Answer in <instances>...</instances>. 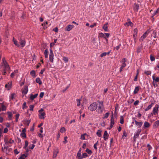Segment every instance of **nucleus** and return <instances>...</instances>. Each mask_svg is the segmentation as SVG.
Returning a JSON list of instances; mask_svg holds the SVG:
<instances>
[{"label":"nucleus","instance_id":"6","mask_svg":"<svg viewBox=\"0 0 159 159\" xmlns=\"http://www.w3.org/2000/svg\"><path fill=\"white\" fill-rule=\"evenodd\" d=\"M159 108V106L157 104H156L153 108L152 112V114H154V115H155L158 114Z\"/></svg>","mask_w":159,"mask_h":159},{"label":"nucleus","instance_id":"24","mask_svg":"<svg viewBox=\"0 0 159 159\" xmlns=\"http://www.w3.org/2000/svg\"><path fill=\"white\" fill-rule=\"evenodd\" d=\"M58 153V151L57 149L53 151V158H55L57 156V155Z\"/></svg>","mask_w":159,"mask_h":159},{"label":"nucleus","instance_id":"7","mask_svg":"<svg viewBox=\"0 0 159 159\" xmlns=\"http://www.w3.org/2000/svg\"><path fill=\"white\" fill-rule=\"evenodd\" d=\"M53 53L51 49L50 50V54L49 56V59L50 61L52 62L53 61Z\"/></svg>","mask_w":159,"mask_h":159},{"label":"nucleus","instance_id":"30","mask_svg":"<svg viewBox=\"0 0 159 159\" xmlns=\"http://www.w3.org/2000/svg\"><path fill=\"white\" fill-rule=\"evenodd\" d=\"M30 74L33 77L36 76L35 72L34 70H33L30 72Z\"/></svg>","mask_w":159,"mask_h":159},{"label":"nucleus","instance_id":"16","mask_svg":"<svg viewBox=\"0 0 159 159\" xmlns=\"http://www.w3.org/2000/svg\"><path fill=\"white\" fill-rule=\"evenodd\" d=\"M22 121L24 124L27 126H28L30 123V122L31 121L30 120H23Z\"/></svg>","mask_w":159,"mask_h":159},{"label":"nucleus","instance_id":"12","mask_svg":"<svg viewBox=\"0 0 159 159\" xmlns=\"http://www.w3.org/2000/svg\"><path fill=\"white\" fill-rule=\"evenodd\" d=\"M74 26L71 25H68L65 29V31H70L73 27Z\"/></svg>","mask_w":159,"mask_h":159},{"label":"nucleus","instance_id":"39","mask_svg":"<svg viewBox=\"0 0 159 159\" xmlns=\"http://www.w3.org/2000/svg\"><path fill=\"white\" fill-rule=\"evenodd\" d=\"M88 157V155L86 153H84L82 155V159Z\"/></svg>","mask_w":159,"mask_h":159},{"label":"nucleus","instance_id":"56","mask_svg":"<svg viewBox=\"0 0 159 159\" xmlns=\"http://www.w3.org/2000/svg\"><path fill=\"white\" fill-rule=\"evenodd\" d=\"M147 147L148 148V150L149 151H150L151 149L152 148V147L149 144H147Z\"/></svg>","mask_w":159,"mask_h":159},{"label":"nucleus","instance_id":"60","mask_svg":"<svg viewBox=\"0 0 159 159\" xmlns=\"http://www.w3.org/2000/svg\"><path fill=\"white\" fill-rule=\"evenodd\" d=\"M67 136H66L64 138V141H63V143L65 144L67 142Z\"/></svg>","mask_w":159,"mask_h":159},{"label":"nucleus","instance_id":"1","mask_svg":"<svg viewBox=\"0 0 159 159\" xmlns=\"http://www.w3.org/2000/svg\"><path fill=\"white\" fill-rule=\"evenodd\" d=\"M2 62L0 68V70L2 71L3 75H6V71H8L10 69L9 66L4 58L2 59Z\"/></svg>","mask_w":159,"mask_h":159},{"label":"nucleus","instance_id":"48","mask_svg":"<svg viewBox=\"0 0 159 159\" xmlns=\"http://www.w3.org/2000/svg\"><path fill=\"white\" fill-rule=\"evenodd\" d=\"M7 113L8 114V117L9 119H11L12 117V114L10 112H7Z\"/></svg>","mask_w":159,"mask_h":159},{"label":"nucleus","instance_id":"5","mask_svg":"<svg viewBox=\"0 0 159 159\" xmlns=\"http://www.w3.org/2000/svg\"><path fill=\"white\" fill-rule=\"evenodd\" d=\"M150 33V31L149 30H147L143 34V35L141 36L139 39V41L141 42H143L145 38Z\"/></svg>","mask_w":159,"mask_h":159},{"label":"nucleus","instance_id":"33","mask_svg":"<svg viewBox=\"0 0 159 159\" xmlns=\"http://www.w3.org/2000/svg\"><path fill=\"white\" fill-rule=\"evenodd\" d=\"M62 60L65 63H67L68 61V58L66 57H63Z\"/></svg>","mask_w":159,"mask_h":159},{"label":"nucleus","instance_id":"34","mask_svg":"<svg viewBox=\"0 0 159 159\" xmlns=\"http://www.w3.org/2000/svg\"><path fill=\"white\" fill-rule=\"evenodd\" d=\"M120 123L122 124H123L124 123V117L122 116L120 117Z\"/></svg>","mask_w":159,"mask_h":159},{"label":"nucleus","instance_id":"26","mask_svg":"<svg viewBox=\"0 0 159 159\" xmlns=\"http://www.w3.org/2000/svg\"><path fill=\"white\" fill-rule=\"evenodd\" d=\"M143 126L145 128H148L150 126V125L148 122L146 121L144 123Z\"/></svg>","mask_w":159,"mask_h":159},{"label":"nucleus","instance_id":"20","mask_svg":"<svg viewBox=\"0 0 159 159\" xmlns=\"http://www.w3.org/2000/svg\"><path fill=\"white\" fill-rule=\"evenodd\" d=\"M38 95V94L37 93H36L34 95L31 94L30 95V99L32 100H33L35 98L37 97Z\"/></svg>","mask_w":159,"mask_h":159},{"label":"nucleus","instance_id":"59","mask_svg":"<svg viewBox=\"0 0 159 159\" xmlns=\"http://www.w3.org/2000/svg\"><path fill=\"white\" fill-rule=\"evenodd\" d=\"M138 32V30L137 28H135L134 29V34H137Z\"/></svg>","mask_w":159,"mask_h":159},{"label":"nucleus","instance_id":"28","mask_svg":"<svg viewBox=\"0 0 159 159\" xmlns=\"http://www.w3.org/2000/svg\"><path fill=\"white\" fill-rule=\"evenodd\" d=\"M48 51L47 49H45V50L44 54L45 55V57L46 58H47L48 57Z\"/></svg>","mask_w":159,"mask_h":159},{"label":"nucleus","instance_id":"37","mask_svg":"<svg viewBox=\"0 0 159 159\" xmlns=\"http://www.w3.org/2000/svg\"><path fill=\"white\" fill-rule=\"evenodd\" d=\"M15 95V93H13L11 94L10 96V100H13L14 96Z\"/></svg>","mask_w":159,"mask_h":159},{"label":"nucleus","instance_id":"14","mask_svg":"<svg viewBox=\"0 0 159 159\" xmlns=\"http://www.w3.org/2000/svg\"><path fill=\"white\" fill-rule=\"evenodd\" d=\"M109 135L108 134L107 132V131H104V134L103 135V138L105 140H106L108 138Z\"/></svg>","mask_w":159,"mask_h":159},{"label":"nucleus","instance_id":"64","mask_svg":"<svg viewBox=\"0 0 159 159\" xmlns=\"http://www.w3.org/2000/svg\"><path fill=\"white\" fill-rule=\"evenodd\" d=\"M139 101L138 100L136 101L134 103V106L137 105L139 103Z\"/></svg>","mask_w":159,"mask_h":159},{"label":"nucleus","instance_id":"17","mask_svg":"<svg viewBox=\"0 0 159 159\" xmlns=\"http://www.w3.org/2000/svg\"><path fill=\"white\" fill-rule=\"evenodd\" d=\"M134 121L135 123V124L137 125L139 127H140L142 124H143V122H138L137 121H136L135 120H134Z\"/></svg>","mask_w":159,"mask_h":159},{"label":"nucleus","instance_id":"38","mask_svg":"<svg viewBox=\"0 0 159 159\" xmlns=\"http://www.w3.org/2000/svg\"><path fill=\"white\" fill-rule=\"evenodd\" d=\"M66 131V129L64 127L61 128L60 130V132L61 133H63L64 132H65Z\"/></svg>","mask_w":159,"mask_h":159},{"label":"nucleus","instance_id":"10","mask_svg":"<svg viewBox=\"0 0 159 159\" xmlns=\"http://www.w3.org/2000/svg\"><path fill=\"white\" fill-rule=\"evenodd\" d=\"M12 84V82H8L5 84V87L8 90H9L11 88Z\"/></svg>","mask_w":159,"mask_h":159},{"label":"nucleus","instance_id":"23","mask_svg":"<svg viewBox=\"0 0 159 159\" xmlns=\"http://www.w3.org/2000/svg\"><path fill=\"white\" fill-rule=\"evenodd\" d=\"M139 86H136L135 87L134 90L133 92V93L134 94L137 93L139 90Z\"/></svg>","mask_w":159,"mask_h":159},{"label":"nucleus","instance_id":"8","mask_svg":"<svg viewBox=\"0 0 159 159\" xmlns=\"http://www.w3.org/2000/svg\"><path fill=\"white\" fill-rule=\"evenodd\" d=\"M115 124V120L113 115H111V119L110 126L109 129L112 128L113 127V125Z\"/></svg>","mask_w":159,"mask_h":159},{"label":"nucleus","instance_id":"13","mask_svg":"<svg viewBox=\"0 0 159 159\" xmlns=\"http://www.w3.org/2000/svg\"><path fill=\"white\" fill-rule=\"evenodd\" d=\"M28 91V87L27 86H25L24 89L22 90V93L24 94H26L27 93Z\"/></svg>","mask_w":159,"mask_h":159},{"label":"nucleus","instance_id":"2","mask_svg":"<svg viewBox=\"0 0 159 159\" xmlns=\"http://www.w3.org/2000/svg\"><path fill=\"white\" fill-rule=\"evenodd\" d=\"M97 103V108L96 111L99 114H101L104 110L103 102L102 101H98Z\"/></svg>","mask_w":159,"mask_h":159},{"label":"nucleus","instance_id":"43","mask_svg":"<svg viewBox=\"0 0 159 159\" xmlns=\"http://www.w3.org/2000/svg\"><path fill=\"white\" fill-rule=\"evenodd\" d=\"M80 100H81L80 99H77L76 101L77 102V106H79L80 105Z\"/></svg>","mask_w":159,"mask_h":159},{"label":"nucleus","instance_id":"47","mask_svg":"<svg viewBox=\"0 0 159 159\" xmlns=\"http://www.w3.org/2000/svg\"><path fill=\"white\" fill-rule=\"evenodd\" d=\"M150 59L151 61H154L155 59V57H154L152 55H151L150 56Z\"/></svg>","mask_w":159,"mask_h":159},{"label":"nucleus","instance_id":"36","mask_svg":"<svg viewBox=\"0 0 159 159\" xmlns=\"http://www.w3.org/2000/svg\"><path fill=\"white\" fill-rule=\"evenodd\" d=\"M132 25L133 23L131 21H129L128 22H126L125 24V25H127V26H131Z\"/></svg>","mask_w":159,"mask_h":159},{"label":"nucleus","instance_id":"35","mask_svg":"<svg viewBox=\"0 0 159 159\" xmlns=\"http://www.w3.org/2000/svg\"><path fill=\"white\" fill-rule=\"evenodd\" d=\"M87 135L86 133H84L83 134H82L80 136V139L82 140H84L85 139V135Z\"/></svg>","mask_w":159,"mask_h":159},{"label":"nucleus","instance_id":"62","mask_svg":"<svg viewBox=\"0 0 159 159\" xmlns=\"http://www.w3.org/2000/svg\"><path fill=\"white\" fill-rule=\"evenodd\" d=\"M134 101V100L133 99H130L128 101V103L131 104V103H132Z\"/></svg>","mask_w":159,"mask_h":159},{"label":"nucleus","instance_id":"51","mask_svg":"<svg viewBox=\"0 0 159 159\" xmlns=\"http://www.w3.org/2000/svg\"><path fill=\"white\" fill-rule=\"evenodd\" d=\"M47 24L48 22L47 21H46V22L43 23L42 24V25L43 26V28L44 29H45V26L46 25H47Z\"/></svg>","mask_w":159,"mask_h":159},{"label":"nucleus","instance_id":"3","mask_svg":"<svg viewBox=\"0 0 159 159\" xmlns=\"http://www.w3.org/2000/svg\"><path fill=\"white\" fill-rule=\"evenodd\" d=\"M97 103L96 102H93L89 107L88 109L91 111H94L97 108Z\"/></svg>","mask_w":159,"mask_h":159},{"label":"nucleus","instance_id":"45","mask_svg":"<svg viewBox=\"0 0 159 159\" xmlns=\"http://www.w3.org/2000/svg\"><path fill=\"white\" fill-rule=\"evenodd\" d=\"M154 125L155 126H159V120L156 121L154 123Z\"/></svg>","mask_w":159,"mask_h":159},{"label":"nucleus","instance_id":"4","mask_svg":"<svg viewBox=\"0 0 159 159\" xmlns=\"http://www.w3.org/2000/svg\"><path fill=\"white\" fill-rule=\"evenodd\" d=\"M43 108H41L39 111V119H43L44 118V116L45 115V112L43 111Z\"/></svg>","mask_w":159,"mask_h":159},{"label":"nucleus","instance_id":"19","mask_svg":"<svg viewBox=\"0 0 159 159\" xmlns=\"http://www.w3.org/2000/svg\"><path fill=\"white\" fill-rule=\"evenodd\" d=\"M5 143L7 144H8L9 143L11 144L14 142V141L13 140H12L11 139H10L8 141L6 139H5Z\"/></svg>","mask_w":159,"mask_h":159},{"label":"nucleus","instance_id":"32","mask_svg":"<svg viewBox=\"0 0 159 159\" xmlns=\"http://www.w3.org/2000/svg\"><path fill=\"white\" fill-rule=\"evenodd\" d=\"M102 131L100 130H98L96 133V134L99 137H100L101 135Z\"/></svg>","mask_w":159,"mask_h":159},{"label":"nucleus","instance_id":"25","mask_svg":"<svg viewBox=\"0 0 159 159\" xmlns=\"http://www.w3.org/2000/svg\"><path fill=\"white\" fill-rule=\"evenodd\" d=\"M107 23L105 24L102 27V29L104 30L105 31H108V27L107 25Z\"/></svg>","mask_w":159,"mask_h":159},{"label":"nucleus","instance_id":"58","mask_svg":"<svg viewBox=\"0 0 159 159\" xmlns=\"http://www.w3.org/2000/svg\"><path fill=\"white\" fill-rule=\"evenodd\" d=\"M153 34H154V37L156 38L157 37V32L156 31L154 30L153 32Z\"/></svg>","mask_w":159,"mask_h":159},{"label":"nucleus","instance_id":"61","mask_svg":"<svg viewBox=\"0 0 159 159\" xmlns=\"http://www.w3.org/2000/svg\"><path fill=\"white\" fill-rule=\"evenodd\" d=\"M28 155V153H26L25 154H24L21 156L24 157L25 158L27 157Z\"/></svg>","mask_w":159,"mask_h":159},{"label":"nucleus","instance_id":"55","mask_svg":"<svg viewBox=\"0 0 159 159\" xmlns=\"http://www.w3.org/2000/svg\"><path fill=\"white\" fill-rule=\"evenodd\" d=\"M6 109V107L4 105H2V111H5Z\"/></svg>","mask_w":159,"mask_h":159},{"label":"nucleus","instance_id":"63","mask_svg":"<svg viewBox=\"0 0 159 159\" xmlns=\"http://www.w3.org/2000/svg\"><path fill=\"white\" fill-rule=\"evenodd\" d=\"M44 92H41L39 95V97L41 98H42L44 95Z\"/></svg>","mask_w":159,"mask_h":159},{"label":"nucleus","instance_id":"50","mask_svg":"<svg viewBox=\"0 0 159 159\" xmlns=\"http://www.w3.org/2000/svg\"><path fill=\"white\" fill-rule=\"evenodd\" d=\"M34 105H30L29 107L30 108V110L32 111L33 110V108H34Z\"/></svg>","mask_w":159,"mask_h":159},{"label":"nucleus","instance_id":"46","mask_svg":"<svg viewBox=\"0 0 159 159\" xmlns=\"http://www.w3.org/2000/svg\"><path fill=\"white\" fill-rule=\"evenodd\" d=\"M144 73L147 75H150L151 74V72L150 71H145Z\"/></svg>","mask_w":159,"mask_h":159},{"label":"nucleus","instance_id":"53","mask_svg":"<svg viewBox=\"0 0 159 159\" xmlns=\"http://www.w3.org/2000/svg\"><path fill=\"white\" fill-rule=\"evenodd\" d=\"M27 108V107L26 106V103L25 102H24L23 104L22 108L24 109Z\"/></svg>","mask_w":159,"mask_h":159},{"label":"nucleus","instance_id":"27","mask_svg":"<svg viewBox=\"0 0 159 159\" xmlns=\"http://www.w3.org/2000/svg\"><path fill=\"white\" fill-rule=\"evenodd\" d=\"M36 83H38L39 85H41L42 84V82L40 80V79L39 77L36 78Z\"/></svg>","mask_w":159,"mask_h":159},{"label":"nucleus","instance_id":"31","mask_svg":"<svg viewBox=\"0 0 159 159\" xmlns=\"http://www.w3.org/2000/svg\"><path fill=\"white\" fill-rule=\"evenodd\" d=\"M152 78L153 81L155 80L156 82H159V77L155 78V76L153 75L152 77Z\"/></svg>","mask_w":159,"mask_h":159},{"label":"nucleus","instance_id":"49","mask_svg":"<svg viewBox=\"0 0 159 159\" xmlns=\"http://www.w3.org/2000/svg\"><path fill=\"white\" fill-rule=\"evenodd\" d=\"M98 37H101V38L102 37L104 38V37H105L104 34L102 33H100L98 34Z\"/></svg>","mask_w":159,"mask_h":159},{"label":"nucleus","instance_id":"18","mask_svg":"<svg viewBox=\"0 0 159 159\" xmlns=\"http://www.w3.org/2000/svg\"><path fill=\"white\" fill-rule=\"evenodd\" d=\"M13 42L14 43V44L16 46L18 47H19L20 46V44H19L18 42L16 39L15 38L13 37Z\"/></svg>","mask_w":159,"mask_h":159},{"label":"nucleus","instance_id":"21","mask_svg":"<svg viewBox=\"0 0 159 159\" xmlns=\"http://www.w3.org/2000/svg\"><path fill=\"white\" fill-rule=\"evenodd\" d=\"M154 103H151V104L148 106V107L145 109V111H147L151 109L152 107L154 105Z\"/></svg>","mask_w":159,"mask_h":159},{"label":"nucleus","instance_id":"22","mask_svg":"<svg viewBox=\"0 0 159 159\" xmlns=\"http://www.w3.org/2000/svg\"><path fill=\"white\" fill-rule=\"evenodd\" d=\"M18 72L17 70H16L14 71L11 74V78H14V76L17 74Z\"/></svg>","mask_w":159,"mask_h":159},{"label":"nucleus","instance_id":"44","mask_svg":"<svg viewBox=\"0 0 159 159\" xmlns=\"http://www.w3.org/2000/svg\"><path fill=\"white\" fill-rule=\"evenodd\" d=\"M142 48L141 47H138L137 49V52L138 53L140 52L141 51Z\"/></svg>","mask_w":159,"mask_h":159},{"label":"nucleus","instance_id":"15","mask_svg":"<svg viewBox=\"0 0 159 159\" xmlns=\"http://www.w3.org/2000/svg\"><path fill=\"white\" fill-rule=\"evenodd\" d=\"M139 9V5L138 4L135 3L134 4V11L137 12Z\"/></svg>","mask_w":159,"mask_h":159},{"label":"nucleus","instance_id":"42","mask_svg":"<svg viewBox=\"0 0 159 159\" xmlns=\"http://www.w3.org/2000/svg\"><path fill=\"white\" fill-rule=\"evenodd\" d=\"M20 115L19 114H17L16 115V121L17 122L18 121V119Z\"/></svg>","mask_w":159,"mask_h":159},{"label":"nucleus","instance_id":"9","mask_svg":"<svg viewBox=\"0 0 159 159\" xmlns=\"http://www.w3.org/2000/svg\"><path fill=\"white\" fill-rule=\"evenodd\" d=\"M20 43L22 47H24L25 45V41L24 39L20 38L19 39Z\"/></svg>","mask_w":159,"mask_h":159},{"label":"nucleus","instance_id":"29","mask_svg":"<svg viewBox=\"0 0 159 159\" xmlns=\"http://www.w3.org/2000/svg\"><path fill=\"white\" fill-rule=\"evenodd\" d=\"M77 157H78V159H82V155L81 154L80 152L79 151L77 154Z\"/></svg>","mask_w":159,"mask_h":159},{"label":"nucleus","instance_id":"54","mask_svg":"<svg viewBox=\"0 0 159 159\" xmlns=\"http://www.w3.org/2000/svg\"><path fill=\"white\" fill-rule=\"evenodd\" d=\"M109 114L108 112L106 113L105 114L103 118H107L108 117V116L109 115Z\"/></svg>","mask_w":159,"mask_h":159},{"label":"nucleus","instance_id":"57","mask_svg":"<svg viewBox=\"0 0 159 159\" xmlns=\"http://www.w3.org/2000/svg\"><path fill=\"white\" fill-rule=\"evenodd\" d=\"M21 136L23 138H26V135L25 133H21L20 134Z\"/></svg>","mask_w":159,"mask_h":159},{"label":"nucleus","instance_id":"11","mask_svg":"<svg viewBox=\"0 0 159 159\" xmlns=\"http://www.w3.org/2000/svg\"><path fill=\"white\" fill-rule=\"evenodd\" d=\"M141 129H139L135 133L134 137V139H135L139 136L140 132H141Z\"/></svg>","mask_w":159,"mask_h":159},{"label":"nucleus","instance_id":"41","mask_svg":"<svg viewBox=\"0 0 159 159\" xmlns=\"http://www.w3.org/2000/svg\"><path fill=\"white\" fill-rule=\"evenodd\" d=\"M86 151V152L88 153V154L91 155L92 153V151L91 150L88 149V148H87Z\"/></svg>","mask_w":159,"mask_h":159},{"label":"nucleus","instance_id":"52","mask_svg":"<svg viewBox=\"0 0 159 159\" xmlns=\"http://www.w3.org/2000/svg\"><path fill=\"white\" fill-rule=\"evenodd\" d=\"M107 55V52H104L102 53L100 57H102L104 56H105Z\"/></svg>","mask_w":159,"mask_h":159},{"label":"nucleus","instance_id":"40","mask_svg":"<svg viewBox=\"0 0 159 159\" xmlns=\"http://www.w3.org/2000/svg\"><path fill=\"white\" fill-rule=\"evenodd\" d=\"M28 145V142L27 141L25 140V145L24 147V148L26 149V148L27 147Z\"/></svg>","mask_w":159,"mask_h":159}]
</instances>
